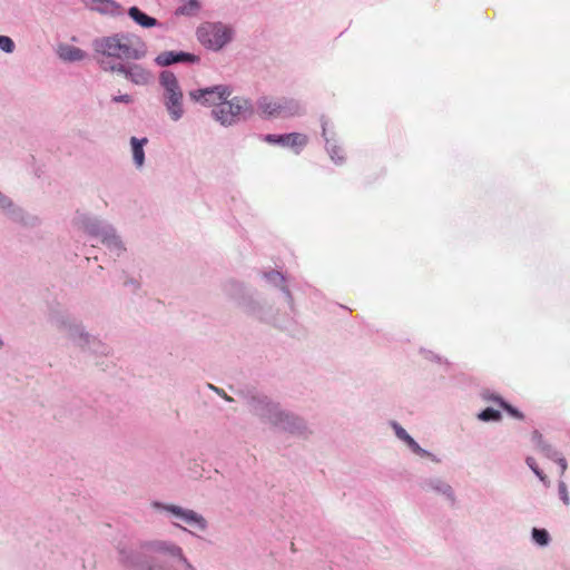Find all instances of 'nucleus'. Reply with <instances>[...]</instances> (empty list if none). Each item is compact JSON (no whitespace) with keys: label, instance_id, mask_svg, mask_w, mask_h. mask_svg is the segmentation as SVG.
Listing matches in <instances>:
<instances>
[{"label":"nucleus","instance_id":"obj_1","mask_svg":"<svg viewBox=\"0 0 570 570\" xmlns=\"http://www.w3.org/2000/svg\"><path fill=\"white\" fill-rule=\"evenodd\" d=\"M142 552L160 554L171 558L174 561L163 567L156 562L142 558L137 551L121 547L119 548V561L135 570H196L186 558L180 546L170 540H150L140 544Z\"/></svg>","mask_w":570,"mask_h":570},{"label":"nucleus","instance_id":"obj_2","mask_svg":"<svg viewBox=\"0 0 570 570\" xmlns=\"http://www.w3.org/2000/svg\"><path fill=\"white\" fill-rule=\"evenodd\" d=\"M50 324L63 338L82 352L104 354L107 351V346L97 335L91 333L80 320L66 312L52 314Z\"/></svg>","mask_w":570,"mask_h":570},{"label":"nucleus","instance_id":"obj_3","mask_svg":"<svg viewBox=\"0 0 570 570\" xmlns=\"http://www.w3.org/2000/svg\"><path fill=\"white\" fill-rule=\"evenodd\" d=\"M249 407L255 416L277 430L297 435H303L307 432V425L302 417L284 410L278 403L273 402L266 396L253 397Z\"/></svg>","mask_w":570,"mask_h":570},{"label":"nucleus","instance_id":"obj_4","mask_svg":"<svg viewBox=\"0 0 570 570\" xmlns=\"http://www.w3.org/2000/svg\"><path fill=\"white\" fill-rule=\"evenodd\" d=\"M95 51L99 55V63L102 70L105 65H122V59L139 60L146 57L147 49L142 43L140 48H131L127 37L112 35L97 39L94 43Z\"/></svg>","mask_w":570,"mask_h":570},{"label":"nucleus","instance_id":"obj_5","mask_svg":"<svg viewBox=\"0 0 570 570\" xmlns=\"http://www.w3.org/2000/svg\"><path fill=\"white\" fill-rule=\"evenodd\" d=\"M226 288L230 298L244 314L263 321L274 318L273 305L265 298L252 295L244 283L230 281Z\"/></svg>","mask_w":570,"mask_h":570},{"label":"nucleus","instance_id":"obj_6","mask_svg":"<svg viewBox=\"0 0 570 570\" xmlns=\"http://www.w3.org/2000/svg\"><path fill=\"white\" fill-rule=\"evenodd\" d=\"M153 508L164 514L174 527L189 531L194 535L208 530L206 518L193 509L163 502H154Z\"/></svg>","mask_w":570,"mask_h":570},{"label":"nucleus","instance_id":"obj_7","mask_svg":"<svg viewBox=\"0 0 570 570\" xmlns=\"http://www.w3.org/2000/svg\"><path fill=\"white\" fill-rule=\"evenodd\" d=\"M254 114L250 99L244 96H230L212 109L213 119L224 127H232L246 120Z\"/></svg>","mask_w":570,"mask_h":570},{"label":"nucleus","instance_id":"obj_8","mask_svg":"<svg viewBox=\"0 0 570 570\" xmlns=\"http://www.w3.org/2000/svg\"><path fill=\"white\" fill-rule=\"evenodd\" d=\"M196 36L206 49L219 51L233 41L235 31L223 22H205L197 28Z\"/></svg>","mask_w":570,"mask_h":570},{"label":"nucleus","instance_id":"obj_9","mask_svg":"<svg viewBox=\"0 0 570 570\" xmlns=\"http://www.w3.org/2000/svg\"><path fill=\"white\" fill-rule=\"evenodd\" d=\"M257 108L267 118H293L304 114L303 105L293 98L262 97L257 102Z\"/></svg>","mask_w":570,"mask_h":570},{"label":"nucleus","instance_id":"obj_10","mask_svg":"<svg viewBox=\"0 0 570 570\" xmlns=\"http://www.w3.org/2000/svg\"><path fill=\"white\" fill-rule=\"evenodd\" d=\"M105 71L124 76L135 86L146 87L151 85L154 73L140 63L105 65Z\"/></svg>","mask_w":570,"mask_h":570},{"label":"nucleus","instance_id":"obj_11","mask_svg":"<svg viewBox=\"0 0 570 570\" xmlns=\"http://www.w3.org/2000/svg\"><path fill=\"white\" fill-rule=\"evenodd\" d=\"M233 95L230 86L219 83L205 88H197L189 91V98L202 106L216 108L225 99Z\"/></svg>","mask_w":570,"mask_h":570},{"label":"nucleus","instance_id":"obj_12","mask_svg":"<svg viewBox=\"0 0 570 570\" xmlns=\"http://www.w3.org/2000/svg\"><path fill=\"white\" fill-rule=\"evenodd\" d=\"M321 127L326 154L335 165H343L346 160V154L335 126L331 121L323 119Z\"/></svg>","mask_w":570,"mask_h":570},{"label":"nucleus","instance_id":"obj_13","mask_svg":"<svg viewBox=\"0 0 570 570\" xmlns=\"http://www.w3.org/2000/svg\"><path fill=\"white\" fill-rule=\"evenodd\" d=\"M264 141L269 145H277L283 148H287L295 155H299L309 144V137L304 132H289L282 135L269 134L264 137Z\"/></svg>","mask_w":570,"mask_h":570},{"label":"nucleus","instance_id":"obj_14","mask_svg":"<svg viewBox=\"0 0 570 570\" xmlns=\"http://www.w3.org/2000/svg\"><path fill=\"white\" fill-rule=\"evenodd\" d=\"M425 492L432 493L448 503L454 504L456 501L455 491L452 485L442 476L433 475L426 478L422 483Z\"/></svg>","mask_w":570,"mask_h":570},{"label":"nucleus","instance_id":"obj_15","mask_svg":"<svg viewBox=\"0 0 570 570\" xmlns=\"http://www.w3.org/2000/svg\"><path fill=\"white\" fill-rule=\"evenodd\" d=\"M391 428L397 440H400L413 454L421 459H428L436 464L441 462L435 454L420 446V444L397 422H392Z\"/></svg>","mask_w":570,"mask_h":570},{"label":"nucleus","instance_id":"obj_16","mask_svg":"<svg viewBox=\"0 0 570 570\" xmlns=\"http://www.w3.org/2000/svg\"><path fill=\"white\" fill-rule=\"evenodd\" d=\"M159 87L161 90V100L184 96L179 79L169 70H164L159 73Z\"/></svg>","mask_w":570,"mask_h":570},{"label":"nucleus","instance_id":"obj_17","mask_svg":"<svg viewBox=\"0 0 570 570\" xmlns=\"http://www.w3.org/2000/svg\"><path fill=\"white\" fill-rule=\"evenodd\" d=\"M262 278L271 286L276 287L282 293V298L284 303L292 307L293 305V297L292 294L286 285V281L284 275L275 269L266 271L262 273Z\"/></svg>","mask_w":570,"mask_h":570},{"label":"nucleus","instance_id":"obj_18","mask_svg":"<svg viewBox=\"0 0 570 570\" xmlns=\"http://www.w3.org/2000/svg\"><path fill=\"white\" fill-rule=\"evenodd\" d=\"M98 239L115 256H120L126 250L121 237L117 233L116 228L110 224H108V226L102 230Z\"/></svg>","mask_w":570,"mask_h":570},{"label":"nucleus","instance_id":"obj_19","mask_svg":"<svg viewBox=\"0 0 570 570\" xmlns=\"http://www.w3.org/2000/svg\"><path fill=\"white\" fill-rule=\"evenodd\" d=\"M199 59L197 56L184 51H164L156 56L155 63L159 67H168L174 63L188 62L195 63Z\"/></svg>","mask_w":570,"mask_h":570},{"label":"nucleus","instance_id":"obj_20","mask_svg":"<svg viewBox=\"0 0 570 570\" xmlns=\"http://www.w3.org/2000/svg\"><path fill=\"white\" fill-rule=\"evenodd\" d=\"M77 224L80 229L96 238H98L102 230L108 226V223L104 219L87 214L80 215L77 218Z\"/></svg>","mask_w":570,"mask_h":570},{"label":"nucleus","instance_id":"obj_21","mask_svg":"<svg viewBox=\"0 0 570 570\" xmlns=\"http://www.w3.org/2000/svg\"><path fill=\"white\" fill-rule=\"evenodd\" d=\"M161 101L170 121L178 122L184 118L186 114L185 95L163 99Z\"/></svg>","mask_w":570,"mask_h":570},{"label":"nucleus","instance_id":"obj_22","mask_svg":"<svg viewBox=\"0 0 570 570\" xmlns=\"http://www.w3.org/2000/svg\"><path fill=\"white\" fill-rule=\"evenodd\" d=\"M90 10L104 16L116 17L120 14L121 7L115 0H81Z\"/></svg>","mask_w":570,"mask_h":570},{"label":"nucleus","instance_id":"obj_23","mask_svg":"<svg viewBox=\"0 0 570 570\" xmlns=\"http://www.w3.org/2000/svg\"><path fill=\"white\" fill-rule=\"evenodd\" d=\"M147 144H148V139L146 137H142V138L131 137L129 140L131 160H132L135 168L138 171H141L145 168V164H146L145 147L147 146Z\"/></svg>","mask_w":570,"mask_h":570},{"label":"nucleus","instance_id":"obj_24","mask_svg":"<svg viewBox=\"0 0 570 570\" xmlns=\"http://www.w3.org/2000/svg\"><path fill=\"white\" fill-rule=\"evenodd\" d=\"M56 53L58 58L65 62H79L87 57V53L82 49L69 43L58 45Z\"/></svg>","mask_w":570,"mask_h":570},{"label":"nucleus","instance_id":"obj_25","mask_svg":"<svg viewBox=\"0 0 570 570\" xmlns=\"http://www.w3.org/2000/svg\"><path fill=\"white\" fill-rule=\"evenodd\" d=\"M128 16L142 28H154L158 26V21L155 18L146 14L137 7L129 8Z\"/></svg>","mask_w":570,"mask_h":570},{"label":"nucleus","instance_id":"obj_26","mask_svg":"<svg viewBox=\"0 0 570 570\" xmlns=\"http://www.w3.org/2000/svg\"><path fill=\"white\" fill-rule=\"evenodd\" d=\"M0 210L13 218L18 219L21 217V209L13 203V200L0 190Z\"/></svg>","mask_w":570,"mask_h":570},{"label":"nucleus","instance_id":"obj_27","mask_svg":"<svg viewBox=\"0 0 570 570\" xmlns=\"http://www.w3.org/2000/svg\"><path fill=\"white\" fill-rule=\"evenodd\" d=\"M202 10V0H180L176 9L177 16L194 17Z\"/></svg>","mask_w":570,"mask_h":570},{"label":"nucleus","instance_id":"obj_28","mask_svg":"<svg viewBox=\"0 0 570 570\" xmlns=\"http://www.w3.org/2000/svg\"><path fill=\"white\" fill-rule=\"evenodd\" d=\"M531 539L540 548H546L551 542L550 533L546 529L533 528Z\"/></svg>","mask_w":570,"mask_h":570},{"label":"nucleus","instance_id":"obj_29","mask_svg":"<svg viewBox=\"0 0 570 570\" xmlns=\"http://www.w3.org/2000/svg\"><path fill=\"white\" fill-rule=\"evenodd\" d=\"M541 451L547 454V456L553 459L560 466V473L563 474L567 470V461L564 458H561L557 451H554L549 444L542 443Z\"/></svg>","mask_w":570,"mask_h":570},{"label":"nucleus","instance_id":"obj_30","mask_svg":"<svg viewBox=\"0 0 570 570\" xmlns=\"http://www.w3.org/2000/svg\"><path fill=\"white\" fill-rule=\"evenodd\" d=\"M476 417L483 422H499L501 420V413L492 407H487L481 411Z\"/></svg>","mask_w":570,"mask_h":570},{"label":"nucleus","instance_id":"obj_31","mask_svg":"<svg viewBox=\"0 0 570 570\" xmlns=\"http://www.w3.org/2000/svg\"><path fill=\"white\" fill-rule=\"evenodd\" d=\"M0 50L4 53H13L16 50L14 41L8 37L0 35Z\"/></svg>","mask_w":570,"mask_h":570},{"label":"nucleus","instance_id":"obj_32","mask_svg":"<svg viewBox=\"0 0 570 570\" xmlns=\"http://www.w3.org/2000/svg\"><path fill=\"white\" fill-rule=\"evenodd\" d=\"M558 493H559V498L563 502V504L567 507L570 505V497H569V492H568L566 482L559 481Z\"/></svg>","mask_w":570,"mask_h":570},{"label":"nucleus","instance_id":"obj_33","mask_svg":"<svg viewBox=\"0 0 570 570\" xmlns=\"http://www.w3.org/2000/svg\"><path fill=\"white\" fill-rule=\"evenodd\" d=\"M111 100L117 104H126V105H129L134 101L132 97L128 94L114 96Z\"/></svg>","mask_w":570,"mask_h":570},{"label":"nucleus","instance_id":"obj_34","mask_svg":"<svg viewBox=\"0 0 570 570\" xmlns=\"http://www.w3.org/2000/svg\"><path fill=\"white\" fill-rule=\"evenodd\" d=\"M501 407H503L513 417L522 419V414L507 402H501Z\"/></svg>","mask_w":570,"mask_h":570},{"label":"nucleus","instance_id":"obj_35","mask_svg":"<svg viewBox=\"0 0 570 570\" xmlns=\"http://www.w3.org/2000/svg\"><path fill=\"white\" fill-rule=\"evenodd\" d=\"M525 463L533 471V473H535V471L540 470L533 458H527Z\"/></svg>","mask_w":570,"mask_h":570},{"label":"nucleus","instance_id":"obj_36","mask_svg":"<svg viewBox=\"0 0 570 570\" xmlns=\"http://www.w3.org/2000/svg\"><path fill=\"white\" fill-rule=\"evenodd\" d=\"M485 399L498 403L500 406H501V402H505L501 396H499L497 394H491L489 396H485Z\"/></svg>","mask_w":570,"mask_h":570},{"label":"nucleus","instance_id":"obj_37","mask_svg":"<svg viewBox=\"0 0 570 570\" xmlns=\"http://www.w3.org/2000/svg\"><path fill=\"white\" fill-rule=\"evenodd\" d=\"M542 482H546L547 481V476L546 474L541 471V470H538L535 471L534 473Z\"/></svg>","mask_w":570,"mask_h":570}]
</instances>
